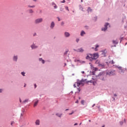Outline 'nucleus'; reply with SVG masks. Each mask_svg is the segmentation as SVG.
Segmentation results:
<instances>
[{
  "instance_id": "1",
  "label": "nucleus",
  "mask_w": 127,
  "mask_h": 127,
  "mask_svg": "<svg viewBox=\"0 0 127 127\" xmlns=\"http://www.w3.org/2000/svg\"><path fill=\"white\" fill-rule=\"evenodd\" d=\"M84 82H85V80H84L77 81V82H76V86H77V87H79L80 85L84 86Z\"/></svg>"
},
{
  "instance_id": "2",
  "label": "nucleus",
  "mask_w": 127,
  "mask_h": 127,
  "mask_svg": "<svg viewBox=\"0 0 127 127\" xmlns=\"http://www.w3.org/2000/svg\"><path fill=\"white\" fill-rule=\"evenodd\" d=\"M98 58H99V54L95 53L92 55V60L98 59Z\"/></svg>"
},
{
  "instance_id": "3",
  "label": "nucleus",
  "mask_w": 127,
  "mask_h": 127,
  "mask_svg": "<svg viewBox=\"0 0 127 127\" xmlns=\"http://www.w3.org/2000/svg\"><path fill=\"white\" fill-rule=\"evenodd\" d=\"M86 59L92 61L93 60V55L89 54L86 57Z\"/></svg>"
},
{
  "instance_id": "4",
  "label": "nucleus",
  "mask_w": 127,
  "mask_h": 127,
  "mask_svg": "<svg viewBox=\"0 0 127 127\" xmlns=\"http://www.w3.org/2000/svg\"><path fill=\"white\" fill-rule=\"evenodd\" d=\"M110 24L106 23V24L105 25V27L102 28V31H106L107 29H108V25H109Z\"/></svg>"
},
{
  "instance_id": "5",
  "label": "nucleus",
  "mask_w": 127,
  "mask_h": 127,
  "mask_svg": "<svg viewBox=\"0 0 127 127\" xmlns=\"http://www.w3.org/2000/svg\"><path fill=\"white\" fill-rule=\"evenodd\" d=\"M43 19L42 18H39L35 20V23H40V22H42Z\"/></svg>"
},
{
  "instance_id": "6",
  "label": "nucleus",
  "mask_w": 127,
  "mask_h": 127,
  "mask_svg": "<svg viewBox=\"0 0 127 127\" xmlns=\"http://www.w3.org/2000/svg\"><path fill=\"white\" fill-rule=\"evenodd\" d=\"M74 51H76V52H80V53L84 52V50L82 48L80 49H78L77 50L74 49Z\"/></svg>"
},
{
  "instance_id": "7",
  "label": "nucleus",
  "mask_w": 127,
  "mask_h": 127,
  "mask_svg": "<svg viewBox=\"0 0 127 127\" xmlns=\"http://www.w3.org/2000/svg\"><path fill=\"white\" fill-rule=\"evenodd\" d=\"M99 77H104L105 76V72H101L98 75Z\"/></svg>"
},
{
  "instance_id": "8",
  "label": "nucleus",
  "mask_w": 127,
  "mask_h": 127,
  "mask_svg": "<svg viewBox=\"0 0 127 127\" xmlns=\"http://www.w3.org/2000/svg\"><path fill=\"white\" fill-rule=\"evenodd\" d=\"M35 125L36 126H39V125H40V120H37L35 122Z\"/></svg>"
},
{
  "instance_id": "9",
  "label": "nucleus",
  "mask_w": 127,
  "mask_h": 127,
  "mask_svg": "<svg viewBox=\"0 0 127 127\" xmlns=\"http://www.w3.org/2000/svg\"><path fill=\"white\" fill-rule=\"evenodd\" d=\"M64 35H65V37H69V36H70V34L68 32H65L64 33Z\"/></svg>"
},
{
  "instance_id": "10",
  "label": "nucleus",
  "mask_w": 127,
  "mask_h": 127,
  "mask_svg": "<svg viewBox=\"0 0 127 127\" xmlns=\"http://www.w3.org/2000/svg\"><path fill=\"white\" fill-rule=\"evenodd\" d=\"M55 26V24L54 23V22H52L51 24V28H53L54 26Z\"/></svg>"
},
{
  "instance_id": "11",
  "label": "nucleus",
  "mask_w": 127,
  "mask_h": 127,
  "mask_svg": "<svg viewBox=\"0 0 127 127\" xmlns=\"http://www.w3.org/2000/svg\"><path fill=\"white\" fill-rule=\"evenodd\" d=\"M32 49H35V48H37V47L35 46V45L33 44L31 46Z\"/></svg>"
},
{
  "instance_id": "12",
  "label": "nucleus",
  "mask_w": 127,
  "mask_h": 127,
  "mask_svg": "<svg viewBox=\"0 0 127 127\" xmlns=\"http://www.w3.org/2000/svg\"><path fill=\"white\" fill-rule=\"evenodd\" d=\"M56 116H57V117H59V118H61V117L62 116V114L57 113L56 114Z\"/></svg>"
},
{
  "instance_id": "13",
  "label": "nucleus",
  "mask_w": 127,
  "mask_h": 127,
  "mask_svg": "<svg viewBox=\"0 0 127 127\" xmlns=\"http://www.w3.org/2000/svg\"><path fill=\"white\" fill-rule=\"evenodd\" d=\"M87 83H93V84L94 85H95V84H96V82H94V81H92V80L88 81L87 82Z\"/></svg>"
},
{
  "instance_id": "14",
  "label": "nucleus",
  "mask_w": 127,
  "mask_h": 127,
  "mask_svg": "<svg viewBox=\"0 0 127 127\" xmlns=\"http://www.w3.org/2000/svg\"><path fill=\"white\" fill-rule=\"evenodd\" d=\"M84 34H85V32L84 31H82L81 33H80L81 36H83V35H84Z\"/></svg>"
},
{
  "instance_id": "15",
  "label": "nucleus",
  "mask_w": 127,
  "mask_h": 127,
  "mask_svg": "<svg viewBox=\"0 0 127 127\" xmlns=\"http://www.w3.org/2000/svg\"><path fill=\"white\" fill-rule=\"evenodd\" d=\"M28 99H26L24 101H23L22 103L25 104L26 103H28Z\"/></svg>"
},
{
  "instance_id": "16",
  "label": "nucleus",
  "mask_w": 127,
  "mask_h": 127,
  "mask_svg": "<svg viewBox=\"0 0 127 127\" xmlns=\"http://www.w3.org/2000/svg\"><path fill=\"white\" fill-rule=\"evenodd\" d=\"M38 104V100H37L36 102H35L34 104V107H36L37 106V104Z\"/></svg>"
},
{
  "instance_id": "17",
  "label": "nucleus",
  "mask_w": 127,
  "mask_h": 127,
  "mask_svg": "<svg viewBox=\"0 0 127 127\" xmlns=\"http://www.w3.org/2000/svg\"><path fill=\"white\" fill-rule=\"evenodd\" d=\"M87 11L88 12H89V11H92V9L91 8V7H88V9H87Z\"/></svg>"
},
{
  "instance_id": "18",
  "label": "nucleus",
  "mask_w": 127,
  "mask_h": 127,
  "mask_svg": "<svg viewBox=\"0 0 127 127\" xmlns=\"http://www.w3.org/2000/svg\"><path fill=\"white\" fill-rule=\"evenodd\" d=\"M113 43L114 44H118V43H119V42L117 41H113Z\"/></svg>"
},
{
  "instance_id": "19",
  "label": "nucleus",
  "mask_w": 127,
  "mask_h": 127,
  "mask_svg": "<svg viewBox=\"0 0 127 127\" xmlns=\"http://www.w3.org/2000/svg\"><path fill=\"white\" fill-rule=\"evenodd\" d=\"M13 60H14V61H16L17 60V56L14 57Z\"/></svg>"
},
{
  "instance_id": "20",
  "label": "nucleus",
  "mask_w": 127,
  "mask_h": 127,
  "mask_svg": "<svg viewBox=\"0 0 127 127\" xmlns=\"http://www.w3.org/2000/svg\"><path fill=\"white\" fill-rule=\"evenodd\" d=\"M98 66H99V67H104V64H99Z\"/></svg>"
},
{
  "instance_id": "21",
  "label": "nucleus",
  "mask_w": 127,
  "mask_h": 127,
  "mask_svg": "<svg viewBox=\"0 0 127 127\" xmlns=\"http://www.w3.org/2000/svg\"><path fill=\"white\" fill-rule=\"evenodd\" d=\"M112 73H113V72L111 71L109 73H107V74L109 75V76H112V75H113V74H112Z\"/></svg>"
},
{
  "instance_id": "22",
  "label": "nucleus",
  "mask_w": 127,
  "mask_h": 127,
  "mask_svg": "<svg viewBox=\"0 0 127 127\" xmlns=\"http://www.w3.org/2000/svg\"><path fill=\"white\" fill-rule=\"evenodd\" d=\"M95 64H97L98 65L100 64V61L97 60L95 62Z\"/></svg>"
},
{
  "instance_id": "23",
  "label": "nucleus",
  "mask_w": 127,
  "mask_h": 127,
  "mask_svg": "<svg viewBox=\"0 0 127 127\" xmlns=\"http://www.w3.org/2000/svg\"><path fill=\"white\" fill-rule=\"evenodd\" d=\"M98 47H99V45H96V48H95V51H98V49H97V48H98Z\"/></svg>"
},
{
  "instance_id": "24",
  "label": "nucleus",
  "mask_w": 127,
  "mask_h": 127,
  "mask_svg": "<svg viewBox=\"0 0 127 127\" xmlns=\"http://www.w3.org/2000/svg\"><path fill=\"white\" fill-rule=\"evenodd\" d=\"M29 13H32L33 12V10L32 9L29 10Z\"/></svg>"
},
{
  "instance_id": "25",
  "label": "nucleus",
  "mask_w": 127,
  "mask_h": 127,
  "mask_svg": "<svg viewBox=\"0 0 127 127\" xmlns=\"http://www.w3.org/2000/svg\"><path fill=\"white\" fill-rule=\"evenodd\" d=\"M81 104L82 105H84V104H85V101L82 100V101H81Z\"/></svg>"
},
{
  "instance_id": "26",
  "label": "nucleus",
  "mask_w": 127,
  "mask_h": 127,
  "mask_svg": "<svg viewBox=\"0 0 127 127\" xmlns=\"http://www.w3.org/2000/svg\"><path fill=\"white\" fill-rule=\"evenodd\" d=\"M28 7H35V5H33L32 6L29 5Z\"/></svg>"
},
{
  "instance_id": "27",
  "label": "nucleus",
  "mask_w": 127,
  "mask_h": 127,
  "mask_svg": "<svg viewBox=\"0 0 127 127\" xmlns=\"http://www.w3.org/2000/svg\"><path fill=\"white\" fill-rule=\"evenodd\" d=\"M65 0H63L62 1H61L62 3H65Z\"/></svg>"
},
{
  "instance_id": "28",
  "label": "nucleus",
  "mask_w": 127,
  "mask_h": 127,
  "mask_svg": "<svg viewBox=\"0 0 127 127\" xmlns=\"http://www.w3.org/2000/svg\"><path fill=\"white\" fill-rule=\"evenodd\" d=\"M76 86H77V83H75L74 85L73 86L74 88H76Z\"/></svg>"
},
{
  "instance_id": "29",
  "label": "nucleus",
  "mask_w": 127,
  "mask_h": 127,
  "mask_svg": "<svg viewBox=\"0 0 127 127\" xmlns=\"http://www.w3.org/2000/svg\"><path fill=\"white\" fill-rule=\"evenodd\" d=\"M65 9H66V10H68L69 11V8H68V6L65 7Z\"/></svg>"
},
{
  "instance_id": "30",
  "label": "nucleus",
  "mask_w": 127,
  "mask_h": 127,
  "mask_svg": "<svg viewBox=\"0 0 127 127\" xmlns=\"http://www.w3.org/2000/svg\"><path fill=\"white\" fill-rule=\"evenodd\" d=\"M24 74H25V73H24V72H21V74L22 75V76H25Z\"/></svg>"
},
{
  "instance_id": "31",
  "label": "nucleus",
  "mask_w": 127,
  "mask_h": 127,
  "mask_svg": "<svg viewBox=\"0 0 127 127\" xmlns=\"http://www.w3.org/2000/svg\"><path fill=\"white\" fill-rule=\"evenodd\" d=\"M67 53H68V51H66L64 53V55H66V54H67Z\"/></svg>"
},
{
  "instance_id": "32",
  "label": "nucleus",
  "mask_w": 127,
  "mask_h": 127,
  "mask_svg": "<svg viewBox=\"0 0 127 127\" xmlns=\"http://www.w3.org/2000/svg\"><path fill=\"white\" fill-rule=\"evenodd\" d=\"M120 125H121V126H122V125L124 124V122H120Z\"/></svg>"
},
{
  "instance_id": "33",
  "label": "nucleus",
  "mask_w": 127,
  "mask_h": 127,
  "mask_svg": "<svg viewBox=\"0 0 127 127\" xmlns=\"http://www.w3.org/2000/svg\"><path fill=\"white\" fill-rule=\"evenodd\" d=\"M94 71H98V68H96V67H95V68H94Z\"/></svg>"
},
{
  "instance_id": "34",
  "label": "nucleus",
  "mask_w": 127,
  "mask_h": 127,
  "mask_svg": "<svg viewBox=\"0 0 127 127\" xmlns=\"http://www.w3.org/2000/svg\"><path fill=\"white\" fill-rule=\"evenodd\" d=\"M79 103V101L76 100V101L75 102V104H78Z\"/></svg>"
},
{
  "instance_id": "35",
  "label": "nucleus",
  "mask_w": 127,
  "mask_h": 127,
  "mask_svg": "<svg viewBox=\"0 0 127 127\" xmlns=\"http://www.w3.org/2000/svg\"><path fill=\"white\" fill-rule=\"evenodd\" d=\"M55 6H54V8H57V6H56V4H54Z\"/></svg>"
},
{
  "instance_id": "36",
  "label": "nucleus",
  "mask_w": 127,
  "mask_h": 127,
  "mask_svg": "<svg viewBox=\"0 0 127 127\" xmlns=\"http://www.w3.org/2000/svg\"><path fill=\"white\" fill-rule=\"evenodd\" d=\"M112 64H115V62L113 60L112 61Z\"/></svg>"
},
{
  "instance_id": "37",
  "label": "nucleus",
  "mask_w": 127,
  "mask_h": 127,
  "mask_svg": "<svg viewBox=\"0 0 127 127\" xmlns=\"http://www.w3.org/2000/svg\"><path fill=\"white\" fill-rule=\"evenodd\" d=\"M74 114V111H72L71 113L69 114V115H73Z\"/></svg>"
},
{
  "instance_id": "38",
  "label": "nucleus",
  "mask_w": 127,
  "mask_h": 127,
  "mask_svg": "<svg viewBox=\"0 0 127 127\" xmlns=\"http://www.w3.org/2000/svg\"><path fill=\"white\" fill-rule=\"evenodd\" d=\"M124 123H127V120H126V119H125L124 120Z\"/></svg>"
},
{
  "instance_id": "39",
  "label": "nucleus",
  "mask_w": 127,
  "mask_h": 127,
  "mask_svg": "<svg viewBox=\"0 0 127 127\" xmlns=\"http://www.w3.org/2000/svg\"><path fill=\"white\" fill-rule=\"evenodd\" d=\"M76 42H79V39H77L76 40Z\"/></svg>"
},
{
  "instance_id": "40",
  "label": "nucleus",
  "mask_w": 127,
  "mask_h": 127,
  "mask_svg": "<svg viewBox=\"0 0 127 127\" xmlns=\"http://www.w3.org/2000/svg\"><path fill=\"white\" fill-rule=\"evenodd\" d=\"M42 63H43V64H44V60H42Z\"/></svg>"
},
{
  "instance_id": "41",
  "label": "nucleus",
  "mask_w": 127,
  "mask_h": 127,
  "mask_svg": "<svg viewBox=\"0 0 127 127\" xmlns=\"http://www.w3.org/2000/svg\"><path fill=\"white\" fill-rule=\"evenodd\" d=\"M57 18L58 19V21H60V18L57 17Z\"/></svg>"
},
{
  "instance_id": "42",
  "label": "nucleus",
  "mask_w": 127,
  "mask_h": 127,
  "mask_svg": "<svg viewBox=\"0 0 127 127\" xmlns=\"http://www.w3.org/2000/svg\"><path fill=\"white\" fill-rule=\"evenodd\" d=\"M95 105H96V104H93V105H92V108H94V107H95Z\"/></svg>"
},
{
  "instance_id": "43",
  "label": "nucleus",
  "mask_w": 127,
  "mask_h": 127,
  "mask_svg": "<svg viewBox=\"0 0 127 127\" xmlns=\"http://www.w3.org/2000/svg\"><path fill=\"white\" fill-rule=\"evenodd\" d=\"M2 91V89H0V93H1Z\"/></svg>"
},
{
  "instance_id": "44",
  "label": "nucleus",
  "mask_w": 127,
  "mask_h": 127,
  "mask_svg": "<svg viewBox=\"0 0 127 127\" xmlns=\"http://www.w3.org/2000/svg\"><path fill=\"white\" fill-rule=\"evenodd\" d=\"M61 24H62V25H63V24H64V22H62L61 23Z\"/></svg>"
},
{
  "instance_id": "45",
  "label": "nucleus",
  "mask_w": 127,
  "mask_h": 127,
  "mask_svg": "<svg viewBox=\"0 0 127 127\" xmlns=\"http://www.w3.org/2000/svg\"><path fill=\"white\" fill-rule=\"evenodd\" d=\"M82 74H84L85 73V71H81Z\"/></svg>"
},
{
  "instance_id": "46",
  "label": "nucleus",
  "mask_w": 127,
  "mask_h": 127,
  "mask_svg": "<svg viewBox=\"0 0 127 127\" xmlns=\"http://www.w3.org/2000/svg\"><path fill=\"white\" fill-rule=\"evenodd\" d=\"M34 86H35V88H36V84H35Z\"/></svg>"
},
{
  "instance_id": "47",
  "label": "nucleus",
  "mask_w": 127,
  "mask_h": 127,
  "mask_svg": "<svg viewBox=\"0 0 127 127\" xmlns=\"http://www.w3.org/2000/svg\"><path fill=\"white\" fill-rule=\"evenodd\" d=\"M77 125H78V124L75 123V124L74 125V126H77Z\"/></svg>"
},
{
  "instance_id": "48",
  "label": "nucleus",
  "mask_w": 127,
  "mask_h": 127,
  "mask_svg": "<svg viewBox=\"0 0 127 127\" xmlns=\"http://www.w3.org/2000/svg\"><path fill=\"white\" fill-rule=\"evenodd\" d=\"M19 101H20V103H21V99H20Z\"/></svg>"
},
{
  "instance_id": "49",
  "label": "nucleus",
  "mask_w": 127,
  "mask_h": 127,
  "mask_svg": "<svg viewBox=\"0 0 127 127\" xmlns=\"http://www.w3.org/2000/svg\"><path fill=\"white\" fill-rule=\"evenodd\" d=\"M115 97H117V94H114Z\"/></svg>"
},
{
  "instance_id": "50",
  "label": "nucleus",
  "mask_w": 127,
  "mask_h": 127,
  "mask_svg": "<svg viewBox=\"0 0 127 127\" xmlns=\"http://www.w3.org/2000/svg\"><path fill=\"white\" fill-rule=\"evenodd\" d=\"M12 124H13V122H11V125L12 126Z\"/></svg>"
},
{
  "instance_id": "51",
  "label": "nucleus",
  "mask_w": 127,
  "mask_h": 127,
  "mask_svg": "<svg viewBox=\"0 0 127 127\" xmlns=\"http://www.w3.org/2000/svg\"><path fill=\"white\" fill-rule=\"evenodd\" d=\"M78 91H79V92H80V88H78Z\"/></svg>"
},
{
  "instance_id": "52",
  "label": "nucleus",
  "mask_w": 127,
  "mask_h": 127,
  "mask_svg": "<svg viewBox=\"0 0 127 127\" xmlns=\"http://www.w3.org/2000/svg\"><path fill=\"white\" fill-rule=\"evenodd\" d=\"M69 110V109H66L65 110V111H68Z\"/></svg>"
},
{
  "instance_id": "53",
  "label": "nucleus",
  "mask_w": 127,
  "mask_h": 127,
  "mask_svg": "<svg viewBox=\"0 0 127 127\" xmlns=\"http://www.w3.org/2000/svg\"><path fill=\"white\" fill-rule=\"evenodd\" d=\"M26 84H25V85H24V87H26Z\"/></svg>"
},
{
  "instance_id": "54",
  "label": "nucleus",
  "mask_w": 127,
  "mask_h": 127,
  "mask_svg": "<svg viewBox=\"0 0 127 127\" xmlns=\"http://www.w3.org/2000/svg\"><path fill=\"white\" fill-rule=\"evenodd\" d=\"M89 122L90 123H91V120H89Z\"/></svg>"
},
{
  "instance_id": "55",
  "label": "nucleus",
  "mask_w": 127,
  "mask_h": 127,
  "mask_svg": "<svg viewBox=\"0 0 127 127\" xmlns=\"http://www.w3.org/2000/svg\"><path fill=\"white\" fill-rule=\"evenodd\" d=\"M34 0V1H36V0Z\"/></svg>"
},
{
  "instance_id": "56",
  "label": "nucleus",
  "mask_w": 127,
  "mask_h": 127,
  "mask_svg": "<svg viewBox=\"0 0 127 127\" xmlns=\"http://www.w3.org/2000/svg\"><path fill=\"white\" fill-rule=\"evenodd\" d=\"M81 0V2H83V0Z\"/></svg>"
},
{
  "instance_id": "57",
  "label": "nucleus",
  "mask_w": 127,
  "mask_h": 127,
  "mask_svg": "<svg viewBox=\"0 0 127 127\" xmlns=\"http://www.w3.org/2000/svg\"><path fill=\"white\" fill-rule=\"evenodd\" d=\"M127 43H126L125 44V45H127Z\"/></svg>"
},
{
  "instance_id": "58",
  "label": "nucleus",
  "mask_w": 127,
  "mask_h": 127,
  "mask_svg": "<svg viewBox=\"0 0 127 127\" xmlns=\"http://www.w3.org/2000/svg\"><path fill=\"white\" fill-rule=\"evenodd\" d=\"M102 127H105V126H102Z\"/></svg>"
},
{
  "instance_id": "59",
  "label": "nucleus",
  "mask_w": 127,
  "mask_h": 127,
  "mask_svg": "<svg viewBox=\"0 0 127 127\" xmlns=\"http://www.w3.org/2000/svg\"><path fill=\"white\" fill-rule=\"evenodd\" d=\"M36 35V34H35L34 35V36H35V35Z\"/></svg>"
},
{
  "instance_id": "60",
  "label": "nucleus",
  "mask_w": 127,
  "mask_h": 127,
  "mask_svg": "<svg viewBox=\"0 0 127 127\" xmlns=\"http://www.w3.org/2000/svg\"><path fill=\"white\" fill-rule=\"evenodd\" d=\"M42 59H40V60H42Z\"/></svg>"
},
{
  "instance_id": "61",
  "label": "nucleus",
  "mask_w": 127,
  "mask_h": 127,
  "mask_svg": "<svg viewBox=\"0 0 127 127\" xmlns=\"http://www.w3.org/2000/svg\"><path fill=\"white\" fill-rule=\"evenodd\" d=\"M79 99H81V98H80V97H79Z\"/></svg>"
},
{
  "instance_id": "62",
  "label": "nucleus",
  "mask_w": 127,
  "mask_h": 127,
  "mask_svg": "<svg viewBox=\"0 0 127 127\" xmlns=\"http://www.w3.org/2000/svg\"><path fill=\"white\" fill-rule=\"evenodd\" d=\"M102 80H104V78H102Z\"/></svg>"
},
{
  "instance_id": "63",
  "label": "nucleus",
  "mask_w": 127,
  "mask_h": 127,
  "mask_svg": "<svg viewBox=\"0 0 127 127\" xmlns=\"http://www.w3.org/2000/svg\"><path fill=\"white\" fill-rule=\"evenodd\" d=\"M65 66H66V64H65Z\"/></svg>"
}]
</instances>
